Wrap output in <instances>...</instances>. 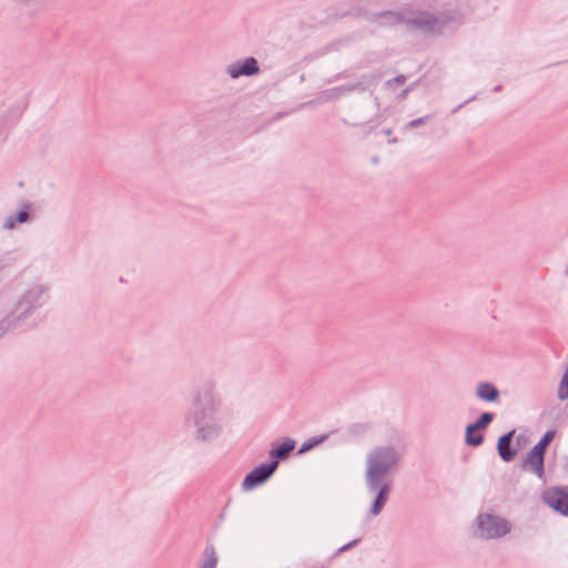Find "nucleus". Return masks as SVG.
Masks as SVG:
<instances>
[{
  "label": "nucleus",
  "mask_w": 568,
  "mask_h": 568,
  "mask_svg": "<svg viewBox=\"0 0 568 568\" xmlns=\"http://www.w3.org/2000/svg\"><path fill=\"white\" fill-rule=\"evenodd\" d=\"M397 455L392 448L375 450L368 462V481L371 486H377L385 473L397 463Z\"/></svg>",
  "instance_id": "obj_1"
},
{
  "label": "nucleus",
  "mask_w": 568,
  "mask_h": 568,
  "mask_svg": "<svg viewBox=\"0 0 568 568\" xmlns=\"http://www.w3.org/2000/svg\"><path fill=\"white\" fill-rule=\"evenodd\" d=\"M479 534L484 538H497L509 531L506 520L490 515H483L478 518Z\"/></svg>",
  "instance_id": "obj_2"
},
{
  "label": "nucleus",
  "mask_w": 568,
  "mask_h": 568,
  "mask_svg": "<svg viewBox=\"0 0 568 568\" xmlns=\"http://www.w3.org/2000/svg\"><path fill=\"white\" fill-rule=\"evenodd\" d=\"M278 462L273 460L271 464H263L255 467L248 473L243 480V488L245 490L253 489L254 487L263 484L277 468Z\"/></svg>",
  "instance_id": "obj_3"
},
{
  "label": "nucleus",
  "mask_w": 568,
  "mask_h": 568,
  "mask_svg": "<svg viewBox=\"0 0 568 568\" xmlns=\"http://www.w3.org/2000/svg\"><path fill=\"white\" fill-rule=\"evenodd\" d=\"M541 498L546 505L556 511L568 516V493L559 487H551L546 489Z\"/></svg>",
  "instance_id": "obj_4"
},
{
  "label": "nucleus",
  "mask_w": 568,
  "mask_h": 568,
  "mask_svg": "<svg viewBox=\"0 0 568 568\" xmlns=\"http://www.w3.org/2000/svg\"><path fill=\"white\" fill-rule=\"evenodd\" d=\"M544 456L545 452L534 446L524 463V467L541 478L544 475Z\"/></svg>",
  "instance_id": "obj_5"
},
{
  "label": "nucleus",
  "mask_w": 568,
  "mask_h": 568,
  "mask_svg": "<svg viewBox=\"0 0 568 568\" xmlns=\"http://www.w3.org/2000/svg\"><path fill=\"white\" fill-rule=\"evenodd\" d=\"M257 72L258 67L254 58H248L243 63L232 64L229 68V73L234 79L241 75H252Z\"/></svg>",
  "instance_id": "obj_6"
},
{
  "label": "nucleus",
  "mask_w": 568,
  "mask_h": 568,
  "mask_svg": "<svg viewBox=\"0 0 568 568\" xmlns=\"http://www.w3.org/2000/svg\"><path fill=\"white\" fill-rule=\"evenodd\" d=\"M513 435H514V432H509L508 434L503 435L498 439V444H497L498 454H499L500 458L505 462H510L516 456V452L510 449V443H511Z\"/></svg>",
  "instance_id": "obj_7"
},
{
  "label": "nucleus",
  "mask_w": 568,
  "mask_h": 568,
  "mask_svg": "<svg viewBox=\"0 0 568 568\" xmlns=\"http://www.w3.org/2000/svg\"><path fill=\"white\" fill-rule=\"evenodd\" d=\"M477 395L484 400L493 402L498 397V390L491 384L483 383L477 387Z\"/></svg>",
  "instance_id": "obj_8"
},
{
  "label": "nucleus",
  "mask_w": 568,
  "mask_h": 568,
  "mask_svg": "<svg viewBox=\"0 0 568 568\" xmlns=\"http://www.w3.org/2000/svg\"><path fill=\"white\" fill-rule=\"evenodd\" d=\"M466 443L470 446H479L483 443V436L475 426L468 425L466 428Z\"/></svg>",
  "instance_id": "obj_9"
},
{
  "label": "nucleus",
  "mask_w": 568,
  "mask_h": 568,
  "mask_svg": "<svg viewBox=\"0 0 568 568\" xmlns=\"http://www.w3.org/2000/svg\"><path fill=\"white\" fill-rule=\"evenodd\" d=\"M295 447L293 440H286L282 443L277 448L271 452L272 457L282 458L285 457L290 452H292Z\"/></svg>",
  "instance_id": "obj_10"
},
{
  "label": "nucleus",
  "mask_w": 568,
  "mask_h": 568,
  "mask_svg": "<svg viewBox=\"0 0 568 568\" xmlns=\"http://www.w3.org/2000/svg\"><path fill=\"white\" fill-rule=\"evenodd\" d=\"M387 493H388V487L385 485L381 489V491H379V494H378V496H377V498H376V500H375V503L373 505L372 511H373L374 515H377V514L381 513V510H382V508H383V506H384V504L386 501Z\"/></svg>",
  "instance_id": "obj_11"
},
{
  "label": "nucleus",
  "mask_w": 568,
  "mask_h": 568,
  "mask_svg": "<svg viewBox=\"0 0 568 568\" xmlns=\"http://www.w3.org/2000/svg\"><path fill=\"white\" fill-rule=\"evenodd\" d=\"M558 397L561 400H565L568 398V368L566 369L562 379L560 382L559 388H558Z\"/></svg>",
  "instance_id": "obj_12"
},
{
  "label": "nucleus",
  "mask_w": 568,
  "mask_h": 568,
  "mask_svg": "<svg viewBox=\"0 0 568 568\" xmlns=\"http://www.w3.org/2000/svg\"><path fill=\"white\" fill-rule=\"evenodd\" d=\"M554 436H555L554 432H551V430L547 432L544 435V437L539 440V443L535 445V447L539 448L542 452H546V448L548 447V445L552 440Z\"/></svg>",
  "instance_id": "obj_13"
},
{
  "label": "nucleus",
  "mask_w": 568,
  "mask_h": 568,
  "mask_svg": "<svg viewBox=\"0 0 568 568\" xmlns=\"http://www.w3.org/2000/svg\"><path fill=\"white\" fill-rule=\"evenodd\" d=\"M491 419L493 415L490 413H484L475 424H471V426H475V428L479 430L485 428L491 422Z\"/></svg>",
  "instance_id": "obj_14"
},
{
  "label": "nucleus",
  "mask_w": 568,
  "mask_h": 568,
  "mask_svg": "<svg viewBox=\"0 0 568 568\" xmlns=\"http://www.w3.org/2000/svg\"><path fill=\"white\" fill-rule=\"evenodd\" d=\"M382 19H383V21L381 22V24H383V26H393V24H397L400 22V18L393 13L384 14V17H382Z\"/></svg>",
  "instance_id": "obj_15"
},
{
  "label": "nucleus",
  "mask_w": 568,
  "mask_h": 568,
  "mask_svg": "<svg viewBox=\"0 0 568 568\" xmlns=\"http://www.w3.org/2000/svg\"><path fill=\"white\" fill-rule=\"evenodd\" d=\"M217 558L214 555V551L211 550L206 554V559L202 566V568H216Z\"/></svg>",
  "instance_id": "obj_16"
},
{
  "label": "nucleus",
  "mask_w": 568,
  "mask_h": 568,
  "mask_svg": "<svg viewBox=\"0 0 568 568\" xmlns=\"http://www.w3.org/2000/svg\"><path fill=\"white\" fill-rule=\"evenodd\" d=\"M17 219H18V222L23 223V222H26V221H27V219H28V214H27L26 212H20V213L18 214Z\"/></svg>",
  "instance_id": "obj_17"
},
{
  "label": "nucleus",
  "mask_w": 568,
  "mask_h": 568,
  "mask_svg": "<svg viewBox=\"0 0 568 568\" xmlns=\"http://www.w3.org/2000/svg\"><path fill=\"white\" fill-rule=\"evenodd\" d=\"M13 225H14V224H13L12 222H9V223H8V226H9V227H13Z\"/></svg>",
  "instance_id": "obj_18"
}]
</instances>
